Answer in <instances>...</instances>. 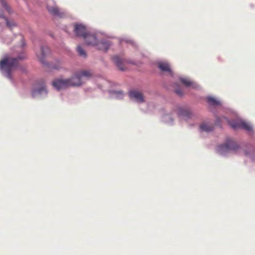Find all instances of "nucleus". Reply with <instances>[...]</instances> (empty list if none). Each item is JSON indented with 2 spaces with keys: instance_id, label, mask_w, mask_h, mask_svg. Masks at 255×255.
<instances>
[{
  "instance_id": "obj_12",
  "label": "nucleus",
  "mask_w": 255,
  "mask_h": 255,
  "mask_svg": "<svg viewBox=\"0 0 255 255\" xmlns=\"http://www.w3.org/2000/svg\"><path fill=\"white\" fill-rule=\"evenodd\" d=\"M180 81L186 87H191L193 88H196V85L193 82L191 81L187 78H182L180 79Z\"/></svg>"
},
{
  "instance_id": "obj_4",
  "label": "nucleus",
  "mask_w": 255,
  "mask_h": 255,
  "mask_svg": "<svg viewBox=\"0 0 255 255\" xmlns=\"http://www.w3.org/2000/svg\"><path fill=\"white\" fill-rule=\"evenodd\" d=\"M228 123L234 129L243 128L247 131H251L252 130V126L243 121H229Z\"/></svg>"
},
{
  "instance_id": "obj_10",
  "label": "nucleus",
  "mask_w": 255,
  "mask_h": 255,
  "mask_svg": "<svg viewBox=\"0 0 255 255\" xmlns=\"http://www.w3.org/2000/svg\"><path fill=\"white\" fill-rule=\"evenodd\" d=\"M43 93H47V91L44 84H42L40 87L34 88L32 92V97H34L38 95Z\"/></svg>"
},
{
  "instance_id": "obj_18",
  "label": "nucleus",
  "mask_w": 255,
  "mask_h": 255,
  "mask_svg": "<svg viewBox=\"0 0 255 255\" xmlns=\"http://www.w3.org/2000/svg\"><path fill=\"white\" fill-rule=\"evenodd\" d=\"M4 19L6 21V25L7 27L9 28H12L13 26H15V23L13 21H10L8 20V19L5 17Z\"/></svg>"
},
{
  "instance_id": "obj_19",
  "label": "nucleus",
  "mask_w": 255,
  "mask_h": 255,
  "mask_svg": "<svg viewBox=\"0 0 255 255\" xmlns=\"http://www.w3.org/2000/svg\"><path fill=\"white\" fill-rule=\"evenodd\" d=\"M175 93L179 96H182L183 95L182 90L180 88H177L175 90Z\"/></svg>"
},
{
  "instance_id": "obj_15",
  "label": "nucleus",
  "mask_w": 255,
  "mask_h": 255,
  "mask_svg": "<svg viewBox=\"0 0 255 255\" xmlns=\"http://www.w3.org/2000/svg\"><path fill=\"white\" fill-rule=\"evenodd\" d=\"M207 101L212 105H219L220 104V102L213 97H208Z\"/></svg>"
},
{
  "instance_id": "obj_13",
  "label": "nucleus",
  "mask_w": 255,
  "mask_h": 255,
  "mask_svg": "<svg viewBox=\"0 0 255 255\" xmlns=\"http://www.w3.org/2000/svg\"><path fill=\"white\" fill-rule=\"evenodd\" d=\"M159 68L162 71L171 72V69L167 63L161 62L158 64Z\"/></svg>"
},
{
  "instance_id": "obj_17",
  "label": "nucleus",
  "mask_w": 255,
  "mask_h": 255,
  "mask_svg": "<svg viewBox=\"0 0 255 255\" xmlns=\"http://www.w3.org/2000/svg\"><path fill=\"white\" fill-rule=\"evenodd\" d=\"M1 6H3L5 10L8 12L11 13V9L9 6L7 4L6 2L4 0H0Z\"/></svg>"
},
{
  "instance_id": "obj_14",
  "label": "nucleus",
  "mask_w": 255,
  "mask_h": 255,
  "mask_svg": "<svg viewBox=\"0 0 255 255\" xmlns=\"http://www.w3.org/2000/svg\"><path fill=\"white\" fill-rule=\"evenodd\" d=\"M200 128L203 131H210L213 130V127L207 124H203L201 125Z\"/></svg>"
},
{
  "instance_id": "obj_1",
  "label": "nucleus",
  "mask_w": 255,
  "mask_h": 255,
  "mask_svg": "<svg viewBox=\"0 0 255 255\" xmlns=\"http://www.w3.org/2000/svg\"><path fill=\"white\" fill-rule=\"evenodd\" d=\"M92 76V73L87 70L77 72L71 78L57 79L54 81L52 85L58 90L64 89L71 86H79L82 84L85 79H89Z\"/></svg>"
},
{
  "instance_id": "obj_23",
  "label": "nucleus",
  "mask_w": 255,
  "mask_h": 255,
  "mask_svg": "<svg viewBox=\"0 0 255 255\" xmlns=\"http://www.w3.org/2000/svg\"><path fill=\"white\" fill-rule=\"evenodd\" d=\"M119 93H120V94H121L122 96H123V93H122L121 92H120Z\"/></svg>"
},
{
  "instance_id": "obj_9",
  "label": "nucleus",
  "mask_w": 255,
  "mask_h": 255,
  "mask_svg": "<svg viewBox=\"0 0 255 255\" xmlns=\"http://www.w3.org/2000/svg\"><path fill=\"white\" fill-rule=\"evenodd\" d=\"M91 45L96 46L98 49L106 51L109 48L110 44L107 41H102L98 43L97 40L96 43L95 45Z\"/></svg>"
},
{
  "instance_id": "obj_16",
  "label": "nucleus",
  "mask_w": 255,
  "mask_h": 255,
  "mask_svg": "<svg viewBox=\"0 0 255 255\" xmlns=\"http://www.w3.org/2000/svg\"><path fill=\"white\" fill-rule=\"evenodd\" d=\"M77 51L80 56L84 57L87 56L86 51L80 46L79 45L77 46Z\"/></svg>"
},
{
  "instance_id": "obj_6",
  "label": "nucleus",
  "mask_w": 255,
  "mask_h": 255,
  "mask_svg": "<svg viewBox=\"0 0 255 255\" xmlns=\"http://www.w3.org/2000/svg\"><path fill=\"white\" fill-rule=\"evenodd\" d=\"M219 148L221 152H224L228 151L230 150H236L238 148V146L235 141L230 140L225 144L220 146Z\"/></svg>"
},
{
  "instance_id": "obj_5",
  "label": "nucleus",
  "mask_w": 255,
  "mask_h": 255,
  "mask_svg": "<svg viewBox=\"0 0 255 255\" xmlns=\"http://www.w3.org/2000/svg\"><path fill=\"white\" fill-rule=\"evenodd\" d=\"M50 54L49 48L47 46L41 47L39 53L36 54L37 57L41 63L44 65H47V63L46 62L45 59Z\"/></svg>"
},
{
  "instance_id": "obj_20",
  "label": "nucleus",
  "mask_w": 255,
  "mask_h": 255,
  "mask_svg": "<svg viewBox=\"0 0 255 255\" xmlns=\"http://www.w3.org/2000/svg\"><path fill=\"white\" fill-rule=\"evenodd\" d=\"M4 17H5V16L4 15L3 11L0 10V18H2L4 19Z\"/></svg>"
},
{
  "instance_id": "obj_2",
  "label": "nucleus",
  "mask_w": 255,
  "mask_h": 255,
  "mask_svg": "<svg viewBox=\"0 0 255 255\" xmlns=\"http://www.w3.org/2000/svg\"><path fill=\"white\" fill-rule=\"evenodd\" d=\"M25 57L24 53H21L16 56L6 55L0 61V69L8 79L11 78V72L18 65V60L23 59Z\"/></svg>"
},
{
  "instance_id": "obj_7",
  "label": "nucleus",
  "mask_w": 255,
  "mask_h": 255,
  "mask_svg": "<svg viewBox=\"0 0 255 255\" xmlns=\"http://www.w3.org/2000/svg\"><path fill=\"white\" fill-rule=\"evenodd\" d=\"M129 96L131 98L135 99L137 102L141 103L144 101L143 95L139 91H130L129 92Z\"/></svg>"
},
{
  "instance_id": "obj_8",
  "label": "nucleus",
  "mask_w": 255,
  "mask_h": 255,
  "mask_svg": "<svg viewBox=\"0 0 255 255\" xmlns=\"http://www.w3.org/2000/svg\"><path fill=\"white\" fill-rule=\"evenodd\" d=\"M113 60L120 70L122 71L125 70L124 65L125 61L124 59L120 58L118 56H115L113 57Z\"/></svg>"
},
{
  "instance_id": "obj_21",
  "label": "nucleus",
  "mask_w": 255,
  "mask_h": 255,
  "mask_svg": "<svg viewBox=\"0 0 255 255\" xmlns=\"http://www.w3.org/2000/svg\"><path fill=\"white\" fill-rule=\"evenodd\" d=\"M59 67H60V65H58V66H52V68H53L54 69H59Z\"/></svg>"
},
{
  "instance_id": "obj_11",
  "label": "nucleus",
  "mask_w": 255,
  "mask_h": 255,
  "mask_svg": "<svg viewBox=\"0 0 255 255\" xmlns=\"http://www.w3.org/2000/svg\"><path fill=\"white\" fill-rule=\"evenodd\" d=\"M47 8L51 14L61 17L62 15V13L60 11L59 9L57 7H54V6H47Z\"/></svg>"
},
{
  "instance_id": "obj_22",
  "label": "nucleus",
  "mask_w": 255,
  "mask_h": 255,
  "mask_svg": "<svg viewBox=\"0 0 255 255\" xmlns=\"http://www.w3.org/2000/svg\"><path fill=\"white\" fill-rule=\"evenodd\" d=\"M88 40H89V41H93V39H92V38H89Z\"/></svg>"
},
{
  "instance_id": "obj_3",
  "label": "nucleus",
  "mask_w": 255,
  "mask_h": 255,
  "mask_svg": "<svg viewBox=\"0 0 255 255\" xmlns=\"http://www.w3.org/2000/svg\"><path fill=\"white\" fill-rule=\"evenodd\" d=\"M74 32L77 36L82 37L87 45H95L96 43L97 38L95 35L88 32L84 25L75 24Z\"/></svg>"
}]
</instances>
